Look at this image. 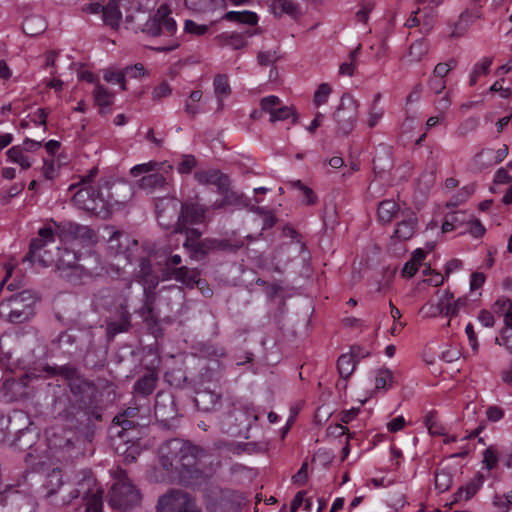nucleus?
Masks as SVG:
<instances>
[{
	"label": "nucleus",
	"mask_w": 512,
	"mask_h": 512,
	"mask_svg": "<svg viewBox=\"0 0 512 512\" xmlns=\"http://www.w3.org/2000/svg\"><path fill=\"white\" fill-rule=\"evenodd\" d=\"M123 242L129 243L128 237L121 232H114L108 240L109 248L113 250L115 254H121L123 253L121 249Z\"/></svg>",
	"instance_id": "48"
},
{
	"label": "nucleus",
	"mask_w": 512,
	"mask_h": 512,
	"mask_svg": "<svg viewBox=\"0 0 512 512\" xmlns=\"http://www.w3.org/2000/svg\"><path fill=\"white\" fill-rule=\"evenodd\" d=\"M139 270L136 277L140 283L149 288H155L158 285V276L153 272L152 264L149 259L141 258L138 263Z\"/></svg>",
	"instance_id": "20"
},
{
	"label": "nucleus",
	"mask_w": 512,
	"mask_h": 512,
	"mask_svg": "<svg viewBox=\"0 0 512 512\" xmlns=\"http://www.w3.org/2000/svg\"><path fill=\"white\" fill-rule=\"evenodd\" d=\"M453 482L452 474L447 470H440L435 474V488L439 492L447 491Z\"/></svg>",
	"instance_id": "44"
},
{
	"label": "nucleus",
	"mask_w": 512,
	"mask_h": 512,
	"mask_svg": "<svg viewBox=\"0 0 512 512\" xmlns=\"http://www.w3.org/2000/svg\"><path fill=\"white\" fill-rule=\"evenodd\" d=\"M115 483L109 492V505L116 510L127 511L140 505L142 496L128 478L126 472L117 468L114 471Z\"/></svg>",
	"instance_id": "5"
},
{
	"label": "nucleus",
	"mask_w": 512,
	"mask_h": 512,
	"mask_svg": "<svg viewBox=\"0 0 512 512\" xmlns=\"http://www.w3.org/2000/svg\"><path fill=\"white\" fill-rule=\"evenodd\" d=\"M223 44L231 46L234 49H241L246 45L244 37L239 33H223L218 36Z\"/></svg>",
	"instance_id": "45"
},
{
	"label": "nucleus",
	"mask_w": 512,
	"mask_h": 512,
	"mask_svg": "<svg viewBox=\"0 0 512 512\" xmlns=\"http://www.w3.org/2000/svg\"><path fill=\"white\" fill-rule=\"evenodd\" d=\"M483 465L487 470L496 468L498 464V456L496 450L493 447H488L483 452Z\"/></svg>",
	"instance_id": "53"
},
{
	"label": "nucleus",
	"mask_w": 512,
	"mask_h": 512,
	"mask_svg": "<svg viewBox=\"0 0 512 512\" xmlns=\"http://www.w3.org/2000/svg\"><path fill=\"white\" fill-rule=\"evenodd\" d=\"M479 124V120L475 117H470L464 120L458 127L457 132L460 136H465L466 134L477 129Z\"/></svg>",
	"instance_id": "57"
},
{
	"label": "nucleus",
	"mask_w": 512,
	"mask_h": 512,
	"mask_svg": "<svg viewBox=\"0 0 512 512\" xmlns=\"http://www.w3.org/2000/svg\"><path fill=\"white\" fill-rule=\"evenodd\" d=\"M425 423L431 435H445L444 427L438 422L436 416L433 413H429L426 416Z\"/></svg>",
	"instance_id": "50"
},
{
	"label": "nucleus",
	"mask_w": 512,
	"mask_h": 512,
	"mask_svg": "<svg viewBox=\"0 0 512 512\" xmlns=\"http://www.w3.org/2000/svg\"><path fill=\"white\" fill-rule=\"evenodd\" d=\"M78 260L79 258L76 256L74 252L70 250H65L58 261V268H71L76 271H79L81 274H88V272L85 269H83V267L80 264L77 263Z\"/></svg>",
	"instance_id": "35"
},
{
	"label": "nucleus",
	"mask_w": 512,
	"mask_h": 512,
	"mask_svg": "<svg viewBox=\"0 0 512 512\" xmlns=\"http://www.w3.org/2000/svg\"><path fill=\"white\" fill-rule=\"evenodd\" d=\"M289 185L293 189H297L302 195V203L305 205H314L317 202V196L311 188L306 186L300 180H294L289 182Z\"/></svg>",
	"instance_id": "39"
},
{
	"label": "nucleus",
	"mask_w": 512,
	"mask_h": 512,
	"mask_svg": "<svg viewBox=\"0 0 512 512\" xmlns=\"http://www.w3.org/2000/svg\"><path fill=\"white\" fill-rule=\"evenodd\" d=\"M356 360L353 354L345 353L338 358L337 367L342 378L347 379L354 371Z\"/></svg>",
	"instance_id": "36"
},
{
	"label": "nucleus",
	"mask_w": 512,
	"mask_h": 512,
	"mask_svg": "<svg viewBox=\"0 0 512 512\" xmlns=\"http://www.w3.org/2000/svg\"><path fill=\"white\" fill-rule=\"evenodd\" d=\"M42 173L47 180H53L57 176V166L53 160H44Z\"/></svg>",
	"instance_id": "62"
},
{
	"label": "nucleus",
	"mask_w": 512,
	"mask_h": 512,
	"mask_svg": "<svg viewBox=\"0 0 512 512\" xmlns=\"http://www.w3.org/2000/svg\"><path fill=\"white\" fill-rule=\"evenodd\" d=\"M194 178L200 185L216 186L217 192L223 196L221 200H216L211 205L213 209H221L241 203L242 197L230 189V180L221 171L216 169L200 170L195 172Z\"/></svg>",
	"instance_id": "7"
},
{
	"label": "nucleus",
	"mask_w": 512,
	"mask_h": 512,
	"mask_svg": "<svg viewBox=\"0 0 512 512\" xmlns=\"http://www.w3.org/2000/svg\"><path fill=\"white\" fill-rule=\"evenodd\" d=\"M394 383L393 372L387 368H380L375 371L374 385L377 390H388Z\"/></svg>",
	"instance_id": "34"
},
{
	"label": "nucleus",
	"mask_w": 512,
	"mask_h": 512,
	"mask_svg": "<svg viewBox=\"0 0 512 512\" xmlns=\"http://www.w3.org/2000/svg\"><path fill=\"white\" fill-rule=\"evenodd\" d=\"M174 412L173 398L170 394L158 393L155 403V414L158 417L167 418Z\"/></svg>",
	"instance_id": "31"
},
{
	"label": "nucleus",
	"mask_w": 512,
	"mask_h": 512,
	"mask_svg": "<svg viewBox=\"0 0 512 512\" xmlns=\"http://www.w3.org/2000/svg\"><path fill=\"white\" fill-rule=\"evenodd\" d=\"M270 8L272 13L278 18L284 14L295 17L298 13L297 5L291 0H273Z\"/></svg>",
	"instance_id": "30"
},
{
	"label": "nucleus",
	"mask_w": 512,
	"mask_h": 512,
	"mask_svg": "<svg viewBox=\"0 0 512 512\" xmlns=\"http://www.w3.org/2000/svg\"><path fill=\"white\" fill-rule=\"evenodd\" d=\"M385 110L379 104H371L368 113L367 124L369 128L375 127L383 118Z\"/></svg>",
	"instance_id": "47"
},
{
	"label": "nucleus",
	"mask_w": 512,
	"mask_h": 512,
	"mask_svg": "<svg viewBox=\"0 0 512 512\" xmlns=\"http://www.w3.org/2000/svg\"><path fill=\"white\" fill-rule=\"evenodd\" d=\"M491 65H492V58H489V57H484L480 61H478L474 65L472 72L469 76L470 86H474L477 83L478 78L480 76L488 74Z\"/></svg>",
	"instance_id": "37"
},
{
	"label": "nucleus",
	"mask_w": 512,
	"mask_h": 512,
	"mask_svg": "<svg viewBox=\"0 0 512 512\" xmlns=\"http://www.w3.org/2000/svg\"><path fill=\"white\" fill-rule=\"evenodd\" d=\"M224 18L228 21L254 26L258 22V16L251 11H229Z\"/></svg>",
	"instance_id": "32"
},
{
	"label": "nucleus",
	"mask_w": 512,
	"mask_h": 512,
	"mask_svg": "<svg viewBox=\"0 0 512 512\" xmlns=\"http://www.w3.org/2000/svg\"><path fill=\"white\" fill-rule=\"evenodd\" d=\"M178 232L185 233L186 240L183 246L191 253V257L195 259L205 255L209 250H236L243 245L242 242L231 245L227 240L205 239L200 241L202 233L196 228H189V226Z\"/></svg>",
	"instance_id": "8"
},
{
	"label": "nucleus",
	"mask_w": 512,
	"mask_h": 512,
	"mask_svg": "<svg viewBox=\"0 0 512 512\" xmlns=\"http://www.w3.org/2000/svg\"><path fill=\"white\" fill-rule=\"evenodd\" d=\"M103 78L106 82L112 84H118L121 90H126V74L123 70L106 69L103 74Z\"/></svg>",
	"instance_id": "42"
},
{
	"label": "nucleus",
	"mask_w": 512,
	"mask_h": 512,
	"mask_svg": "<svg viewBox=\"0 0 512 512\" xmlns=\"http://www.w3.org/2000/svg\"><path fill=\"white\" fill-rule=\"evenodd\" d=\"M103 20L106 25L113 29L119 27L122 15L119 9L118 0H109L103 9Z\"/></svg>",
	"instance_id": "26"
},
{
	"label": "nucleus",
	"mask_w": 512,
	"mask_h": 512,
	"mask_svg": "<svg viewBox=\"0 0 512 512\" xmlns=\"http://www.w3.org/2000/svg\"><path fill=\"white\" fill-rule=\"evenodd\" d=\"M429 45L424 40L413 42L408 51V58L411 63L420 62L428 53Z\"/></svg>",
	"instance_id": "38"
},
{
	"label": "nucleus",
	"mask_w": 512,
	"mask_h": 512,
	"mask_svg": "<svg viewBox=\"0 0 512 512\" xmlns=\"http://www.w3.org/2000/svg\"><path fill=\"white\" fill-rule=\"evenodd\" d=\"M54 241L55 237L52 228H40L38 231V236L32 239L30 243L29 253L26 256V259L31 262H42L39 251L43 249L47 244L53 243Z\"/></svg>",
	"instance_id": "17"
},
{
	"label": "nucleus",
	"mask_w": 512,
	"mask_h": 512,
	"mask_svg": "<svg viewBox=\"0 0 512 512\" xmlns=\"http://www.w3.org/2000/svg\"><path fill=\"white\" fill-rule=\"evenodd\" d=\"M157 512H201V509L188 493L171 490L159 498Z\"/></svg>",
	"instance_id": "10"
},
{
	"label": "nucleus",
	"mask_w": 512,
	"mask_h": 512,
	"mask_svg": "<svg viewBox=\"0 0 512 512\" xmlns=\"http://www.w3.org/2000/svg\"><path fill=\"white\" fill-rule=\"evenodd\" d=\"M400 221L397 222L393 237L398 240L405 241L411 239L416 232L417 217L415 213L409 209L403 210Z\"/></svg>",
	"instance_id": "16"
},
{
	"label": "nucleus",
	"mask_w": 512,
	"mask_h": 512,
	"mask_svg": "<svg viewBox=\"0 0 512 512\" xmlns=\"http://www.w3.org/2000/svg\"><path fill=\"white\" fill-rule=\"evenodd\" d=\"M198 272L195 269H190L186 266H181L178 268H173L171 272V277L181 282L187 286H193L196 284L200 287V285L203 283L202 280L198 279Z\"/></svg>",
	"instance_id": "22"
},
{
	"label": "nucleus",
	"mask_w": 512,
	"mask_h": 512,
	"mask_svg": "<svg viewBox=\"0 0 512 512\" xmlns=\"http://www.w3.org/2000/svg\"><path fill=\"white\" fill-rule=\"evenodd\" d=\"M158 171H165L167 174L172 173L173 166L171 164H168L167 162H156V161H149L146 163L138 164L133 166L130 169V174L133 177H138L141 174H151Z\"/></svg>",
	"instance_id": "21"
},
{
	"label": "nucleus",
	"mask_w": 512,
	"mask_h": 512,
	"mask_svg": "<svg viewBox=\"0 0 512 512\" xmlns=\"http://www.w3.org/2000/svg\"><path fill=\"white\" fill-rule=\"evenodd\" d=\"M496 343L500 346H504L506 350L512 354V330L503 329L500 337L496 338Z\"/></svg>",
	"instance_id": "61"
},
{
	"label": "nucleus",
	"mask_w": 512,
	"mask_h": 512,
	"mask_svg": "<svg viewBox=\"0 0 512 512\" xmlns=\"http://www.w3.org/2000/svg\"><path fill=\"white\" fill-rule=\"evenodd\" d=\"M74 204L87 212H90L103 219L111 214V196L109 193V182L102 181L96 186L89 185L81 187L73 196Z\"/></svg>",
	"instance_id": "4"
},
{
	"label": "nucleus",
	"mask_w": 512,
	"mask_h": 512,
	"mask_svg": "<svg viewBox=\"0 0 512 512\" xmlns=\"http://www.w3.org/2000/svg\"><path fill=\"white\" fill-rule=\"evenodd\" d=\"M330 94L331 87L327 83L320 84L314 94V104L316 106L325 104Z\"/></svg>",
	"instance_id": "51"
},
{
	"label": "nucleus",
	"mask_w": 512,
	"mask_h": 512,
	"mask_svg": "<svg viewBox=\"0 0 512 512\" xmlns=\"http://www.w3.org/2000/svg\"><path fill=\"white\" fill-rule=\"evenodd\" d=\"M293 116V122L297 121V116L294 113L292 107L289 106H279L275 112H273L272 117H270V122L274 123L276 121H283Z\"/></svg>",
	"instance_id": "49"
},
{
	"label": "nucleus",
	"mask_w": 512,
	"mask_h": 512,
	"mask_svg": "<svg viewBox=\"0 0 512 512\" xmlns=\"http://www.w3.org/2000/svg\"><path fill=\"white\" fill-rule=\"evenodd\" d=\"M455 66L456 61L454 60L444 63H438L433 70L432 76L444 79Z\"/></svg>",
	"instance_id": "56"
},
{
	"label": "nucleus",
	"mask_w": 512,
	"mask_h": 512,
	"mask_svg": "<svg viewBox=\"0 0 512 512\" xmlns=\"http://www.w3.org/2000/svg\"><path fill=\"white\" fill-rule=\"evenodd\" d=\"M157 376L149 373L141 377L135 384L134 388L137 392L148 395L151 394L156 386Z\"/></svg>",
	"instance_id": "40"
},
{
	"label": "nucleus",
	"mask_w": 512,
	"mask_h": 512,
	"mask_svg": "<svg viewBox=\"0 0 512 512\" xmlns=\"http://www.w3.org/2000/svg\"><path fill=\"white\" fill-rule=\"evenodd\" d=\"M480 10L478 8L466 9L459 16L458 21L454 25L452 36H461L476 19L480 17Z\"/></svg>",
	"instance_id": "24"
},
{
	"label": "nucleus",
	"mask_w": 512,
	"mask_h": 512,
	"mask_svg": "<svg viewBox=\"0 0 512 512\" xmlns=\"http://www.w3.org/2000/svg\"><path fill=\"white\" fill-rule=\"evenodd\" d=\"M22 29L29 36H37L45 31L46 22L39 15H31L24 19Z\"/></svg>",
	"instance_id": "27"
},
{
	"label": "nucleus",
	"mask_w": 512,
	"mask_h": 512,
	"mask_svg": "<svg viewBox=\"0 0 512 512\" xmlns=\"http://www.w3.org/2000/svg\"><path fill=\"white\" fill-rule=\"evenodd\" d=\"M438 300L436 303L429 301L423 305L420 309V313L428 318H434L440 315L447 317H454L455 315V303L454 294L448 290L437 292Z\"/></svg>",
	"instance_id": "12"
},
{
	"label": "nucleus",
	"mask_w": 512,
	"mask_h": 512,
	"mask_svg": "<svg viewBox=\"0 0 512 512\" xmlns=\"http://www.w3.org/2000/svg\"><path fill=\"white\" fill-rule=\"evenodd\" d=\"M63 233L65 237L77 241L83 246H92L96 243V235L88 226L68 223L63 227Z\"/></svg>",
	"instance_id": "15"
},
{
	"label": "nucleus",
	"mask_w": 512,
	"mask_h": 512,
	"mask_svg": "<svg viewBox=\"0 0 512 512\" xmlns=\"http://www.w3.org/2000/svg\"><path fill=\"white\" fill-rule=\"evenodd\" d=\"M359 103L350 95H343L334 117L340 133L349 134L358 119Z\"/></svg>",
	"instance_id": "11"
},
{
	"label": "nucleus",
	"mask_w": 512,
	"mask_h": 512,
	"mask_svg": "<svg viewBox=\"0 0 512 512\" xmlns=\"http://www.w3.org/2000/svg\"><path fill=\"white\" fill-rule=\"evenodd\" d=\"M178 201L176 198H162L156 204L158 222L164 228H169L177 219L175 231H182L189 225L203 223L206 209L198 204H181V214L178 213Z\"/></svg>",
	"instance_id": "2"
},
{
	"label": "nucleus",
	"mask_w": 512,
	"mask_h": 512,
	"mask_svg": "<svg viewBox=\"0 0 512 512\" xmlns=\"http://www.w3.org/2000/svg\"><path fill=\"white\" fill-rule=\"evenodd\" d=\"M493 160V149H483L473 159V169L476 171H482L485 168L491 167L494 164H489V161Z\"/></svg>",
	"instance_id": "41"
},
{
	"label": "nucleus",
	"mask_w": 512,
	"mask_h": 512,
	"mask_svg": "<svg viewBox=\"0 0 512 512\" xmlns=\"http://www.w3.org/2000/svg\"><path fill=\"white\" fill-rule=\"evenodd\" d=\"M280 104V98L275 95L266 96L260 100L261 110L265 113H268L270 117H272L273 112L277 110Z\"/></svg>",
	"instance_id": "46"
},
{
	"label": "nucleus",
	"mask_w": 512,
	"mask_h": 512,
	"mask_svg": "<svg viewBox=\"0 0 512 512\" xmlns=\"http://www.w3.org/2000/svg\"><path fill=\"white\" fill-rule=\"evenodd\" d=\"M492 505L497 510L508 512L512 505V491L503 494L495 493L492 497Z\"/></svg>",
	"instance_id": "43"
},
{
	"label": "nucleus",
	"mask_w": 512,
	"mask_h": 512,
	"mask_svg": "<svg viewBox=\"0 0 512 512\" xmlns=\"http://www.w3.org/2000/svg\"><path fill=\"white\" fill-rule=\"evenodd\" d=\"M172 95V88L168 82H161L158 86H156L152 91V99L154 101H159L163 98L169 97Z\"/></svg>",
	"instance_id": "54"
},
{
	"label": "nucleus",
	"mask_w": 512,
	"mask_h": 512,
	"mask_svg": "<svg viewBox=\"0 0 512 512\" xmlns=\"http://www.w3.org/2000/svg\"><path fill=\"white\" fill-rule=\"evenodd\" d=\"M36 296L30 290H22L3 298L0 317L11 323H22L34 315Z\"/></svg>",
	"instance_id": "6"
},
{
	"label": "nucleus",
	"mask_w": 512,
	"mask_h": 512,
	"mask_svg": "<svg viewBox=\"0 0 512 512\" xmlns=\"http://www.w3.org/2000/svg\"><path fill=\"white\" fill-rule=\"evenodd\" d=\"M360 47H357L354 51L350 53V62H345L340 65L339 73L341 75L352 76L355 71V59Z\"/></svg>",
	"instance_id": "58"
},
{
	"label": "nucleus",
	"mask_w": 512,
	"mask_h": 512,
	"mask_svg": "<svg viewBox=\"0 0 512 512\" xmlns=\"http://www.w3.org/2000/svg\"><path fill=\"white\" fill-rule=\"evenodd\" d=\"M493 309L497 313L505 314L506 312L511 311L512 301L507 297H501L496 300V302L494 303Z\"/></svg>",
	"instance_id": "64"
},
{
	"label": "nucleus",
	"mask_w": 512,
	"mask_h": 512,
	"mask_svg": "<svg viewBox=\"0 0 512 512\" xmlns=\"http://www.w3.org/2000/svg\"><path fill=\"white\" fill-rule=\"evenodd\" d=\"M219 400L220 396L210 390H200L194 398L197 408L204 412L212 411L219 403Z\"/></svg>",
	"instance_id": "23"
},
{
	"label": "nucleus",
	"mask_w": 512,
	"mask_h": 512,
	"mask_svg": "<svg viewBox=\"0 0 512 512\" xmlns=\"http://www.w3.org/2000/svg\"><path fill=\"white\" fill-rule=\"evenodd\" d=\"M94 103L99 107L100 113L110 112V107L114 101V95L104 85L96 83L92 92Z\"/></svg>",
	"instance_id": "19"
},
{
	"label": "nucleus",
	"mask_w": 512,
	"mask_h": 512,
	"mask_svg": "<svg viewBox=\"0 0 512 512\" xmlns=\"http://www.w3.org/2000/svg\"><path fill=\"white\" fill-rule=\"evenodd\" d=\"M6 156L8 161L18 164L22 170H27L32 166L33 159L26 154L21 148L12 146L7 150Z\"/></svg>",
	"instance_id": "29"
},
{
	"label": "nucleus",
	"mask_w": 512,
	"mask_h": 512,
	"mask_svg": "<svg viewBox=\"0 0 512 512\" xmlns=\"http://www.w3.org/2000/svg\"><path fill=\"white\" fill-rule=\"evenodd\" d=\"M170 15L171 11L167 5H161L151 17L138 11L126 17L127 28L135 32L141 31L153 37L162 34L170 36L177 29L176 22Z\"/></svg>",
	"instance_id": "3"
},
{
	"label": "nucleus",
	"mask_w": 512,
	"mask_h": 512,
	"mask_svg": "<svg viewBox=\"0 0 512 512\" xmlns=\"http://www.w3.org/2000/svg\"><path fill=\"white\" fill-rule=\"evenodd\" d=\"M196 166V159L193 155H183L182 160L177 166V171L180 174H189Z\"/></svg>",
	"instance_id": "52"
},
{
	"label": "nucleus",
	"mask_w": 512,
	"mask_h": 512,
	"mask_svg": "<svg viewBox=\"0 0 512 512\" xmlns=\"http://www.w3.org/2000/svg\"><path fill=\"white\" fill-rule=\"evenodd\" d=\"M172 180V173L167 174L165 171H158L148 175H144L139 180V187L148 193L157 191H167Z\"/></svg>",
	"instance_id": "14"
},
{
	"label": "nucleus",
	"mask_w": 512,
	"mask_h": 512,
	"mask_svg": "<svg viewBox=\"0 0 512 512\" xmlns=\"http://www.w3.org/2000/svg\"><path fill=\"white\" fill-rule=\"evenodd\" d=\"M241 498L231 490H220L214 493L208 503L209 512H238Z\"/></svg>",
	"instance_id": "13"
},
{
	"label": "nucleus",
	"mask_w": 512,
	"mask_h": 512,
	"mask_svg": "<svg viewBox=\"0 0 512 512\" xmlns=\"http://www.w3.org/2000/svg\"><path fill=\"white\" fill-rule=\"evenodd\" d=\"M401 212L403 210L394 200L386 199L378 204L377 219L381 224L386 225L391 223L393 219L400 217Z\"/></svg>",
	"instance_id": "18"
},
{
	"label": "nucleus",
	"mask_w": 512,
	"mask_h": 512,
	"mask_svg": "<svg viewBox=\"0 0 512 512\" xmlns=\"http://www.w3.org/2000/svg\"><path fill=\"white\" fill-rule=\"evenodd\" d=\"M428 87L435 94H441L446 89V81L442 78L431 76L428 79Z\"/></svg>",
	"instance_id": "63"
},
{
	"label": "nucleus",
	"mask_w": 512,
	"mask_h": 512,
	"mask_svg": "<svg viewBox=\"0 0 512 512\" xmlns=\"http://www.w3.org/2000/svg\"><path fill=\"white\" fill-rule=\"evenodd\" d=\"M205 457L202 448L181 439L168 440L159 448L162 467L171 478L183 484H192L200 478Z\"/></svg>",
	"instance_id": "1"
},
{
	"label": "nucleus",
	"mask_w": 512,
	"mask_h": 512,
	"mask_svg": "<svg viewBox=\"0 0 512 512\" xmlns=\"http://www.w3.org/2000/svg\"><path fill=\"white\" fill-rule=\"evenodd\" d=\"M451 105V93L446 92L441 98L435 100L434 106L440 115L444 116Z\"/></svg>",
	"instance_id": "60"
},
{
	"label": "nucleus",
	"mask_w": 512,
	"mask_h": 512,
	"mask_svg": "<svg viewBox=\"0 0 512 512\" xmlns=\"http://www.w3.org/2000/svg\"><path fill=\"white\" fill-rule=\"evenodd\" d=\"M69 493L71 498H77L80 494L84 495L86 512H102L103 490L98 486L96 479L90 472H86L82 480L78 482V488L69 491Z\"/></svg>",
	"instance_id": "9"
},
{
	"label": "nucleus",
	"mask_w": 512,
	"mask_h": 512,
	"mask_svg": "<svg viewBox=\"0 0 512 512\" xmlns=\"http://www.w3.org/2000/svg\"><path fill=\"white\" fill-rule=\"evenodd\" d=\"M114 422L122 427V431H120L118 434L121 438H123L125 441H130V438L126 439V430H129L134 427V422L132 420H129L127 418H124V415H118L114 418Z\"/></svg>",
	"instance_id": "59"
},
{
	"label": "nucleus",
	"mask_w": 512,
	"mask_h": 512,
	"mask_svg": "<svg viewBox=\"0 0 512 512\" xmlns=\"http://www.w3.org/2000/svg\"><path fill=\"white\" fill-rule=\"evenodd\" d=\"M184 30L189 34L201 36L208 31V26L204 24H197L193 20H186L184 24Z\"/></svg>",
	"instance_id": "55"
},
{
	"label": "nucleus",
	"mask_w": 512,
	"mask_h": 512,
	"mask_svg": "<svg viewBox=\"0 0 512 512\" xmlns=\"http://www.w3.org/2000/svg\"><path fill=\"white\" fill-rule=\"evenodd\" d=\"M213 88L218 100H223L231 94L229 79L226 74H217L213 79Z\"/></svg>",
	"instance_id": "33"
},
{
	"label": "nucleus",
	"mask_w": 512,
	"mask_h": 512,
	"mask_svg": "<svg viewBox=\"0 0 512 512\" xmlns=\"http://www.w3.org/2000/svg\"><path fill=\"white\" fill-rule=\"evenodd\" d=\"M202 98L203 92L201 90H194L185 99L184 111L189 117L194 118L196 115L202 112Z\"/></svg>",
	"instance_id": "28"
},
{
	"label": "nucleus",
	"mask_w": 512,
	"mask_h": 512,
	"mask_svg": "<svg viewBox=\"0 0 512 512\" xmlns=\"http://www.w3.org/2000/svg\"><path fill=\"white\" fill-rule=\"evenodd\" d=\"M484 483V477L477 473L465 486L459 488L456 493V500H469L471 499Z\"/></svg>",
	"instance_id": "25"
}]
</instances>
